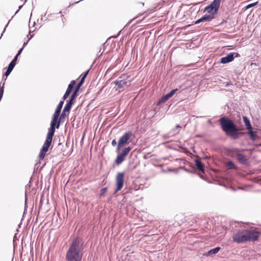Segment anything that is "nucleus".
Returning <instances> with one entry per match:
<instances>
[{
  "label": "nucleus",
  "mask_w": 261,
  "mask_h": 261,
  "mask_svg": "<svg viewBox=\"0 0 261 261\" xmlns=\"http://www.w3.org/2000/svg\"><path fill=\"white\" fill-rule=\"evenodd\" d=\"M84 249L82 239H73L66 254V261H81Z\"/></svg>",
  "instance_id": "obj_1"
},
{
  "label": "nucleus",
  "mask_w": 261,
  "mask_h": 261,
  "mask_svg": "<svg viewBox=\"0 0 261 261\" xmlns=\"http://www.w3.org/2000/svg\"><path fill=\"white\" fill-rule=\"evenodd\" d=\"M219 121L223 131L232 139H237L243 135V133L240 132L238 126L230 119L222 117Z\"/></svg>",
  "instance_id": "obj_2"
},
{
  "label": "nucleus",
  "mask_w": 261,
  "mask_h": 261,
  "mask_svg": "<svg viewBox=\"0 0 261 261\" xmlns=\"http://www.w3.org/2000/svg\"><path fill=\"white\" fill-rule=\"evenodd\" d=\"M55 130L56 129L55 126L51 125L50 126V128H49L47 134L46 140L40 152L39 156L40 160H43L45 157L46 153L48 151V148L51 144Z\"/></svg>",
  "instance_id": "obj_3"
},
{
  "label": "nucleus",
  "mask_w": 261,
  "mask_h": 261,
  "mask_svg": "<svg viewBox=\"0 0 261 261\" xmlns=\"http://www.w3.org/2000/svg\"><path fill=\"white\" fill-rule=\"evenodd\" d=\"M232 240L237 243L247 242L246 229H240L232 236Z\"/></svg>",
  "instance_id": "obj_4"
},
{
  "label": "nucleus",
  "mask_w": 261,
  "mask_h": 261,
  "mask_svg": "<svg viewBox=\"0 0 261 261\" xmlns=\"http://www.w3.org/2000/svg\"><path fill=\"white\" fill-rule=\"evenodd\" d=\"M260 233L257 229L248 230L246 229V236L247 242L252 241H255L258 240Z\"/></svg>",
  "instance_id": "obj_5"
},
{
  "label": "nucleus",
  "mask_w": 261,
  "mask_h": 261,
  "mask_svg": "<svg viewBox=\"0 0 261 261\" xmlns=\"http://www.w3.org/2000/svg\"><path fill=\"white\" fill-rule=\"evenodd\" d=\"M64 100H61L59 103L56 109V111L53 115V118L50 122V125L55 127V124L57 122V120H58L59 115H60L61 111L64 104Z\"/></svg>",
  "instance_id": "obj_6"
},
{
  "label": "nucleus",
  "mask_w": 261,
  "mask_h": 261,
  "mask_svg": "<svg viewBox=\"0 0 261 261\" xmlns=\"http://www.w3.org/2000/svg\"><path fill=\"white\" fill-rule=\"evenodd\" d=\"M131 149L132 148L129 146L125 147L123 151L117 155L115 160V163L118 165L121 164L124 160L126 155L130 152Z\"/></svg>",
  "instance_id": "obj_7"
},
{
  "label": "nucleus",
  "mask_w": 261,
  "mask_h": 261,
  "mask_svg": "<svg viewBox=\"0 0 261 261\" xmlns=\"http://www.w3.org/2000/svg\"><path fill=\"white\" fill-rule=\"evenodd\" d=\"M124 173L123 172H119L117 173L116 177L117 188L114 193H117L122 188L124 185Z\"/></svg>",
  "instance_id": "obj_8"
},
{
  "label": "nucleus",
  "mask_w": 261,
  "mask_h": 261,
  "mask_svg": "<svg viewBox=\"0 0 261 261\" xmlns=\"http://www.w3.org/2000/svg\"><path fill=\"white\" fill-rule=\"evenodd\" d=\"M131 82L129 80H117L115 81H113L111 84H114L116 86H117V89H122L125 86L128 87L130 85Z\"/></svg>",
  "instance_id": "obj_9"
},
{
  "label": "nucleus",
  "mask_w": 261,
  "mask_h": 261,
  "mask_svg": "<svg viewBox=\"0 0 261 261\" xmlns=\"http://www.w3.org/2000/svg\"><path fill=\"white\" fill-rule=\"evenodd\" d=\"M69 112L70 111L67 110V109L64 108L61 115H59L58 120H57V122L55 124V128H57V129H58L59 128L60 123L61 122H63L65 121V118L67 116L66 113H69Z\"/></svg>",
  "instance_id": "obj_10"
},
{
  "label": "nucleus",
  "mask_w": 261,
  "mask_h": 261,
  "mask_svg": "<svg viewBox=\"0 0 261 261\" xmlns=\"http://www.w3.org/2000/svg\"><path fill=\"white\" fill-rule=\"evenodd\" d=\"M132 132L131 131H128L126 133H125L122 137L120 138V139L118 141V142L120 144H121L123 146L127 144L128 143V140L130 138L131 136H132Z\"/></svg>",
  "instance_id": "obj_11"
},
{
  "label": "nucleus",
  "mask_w": 261,
  "mask_h": 261,
  "mask_svg": "<svg viewBox=\"0 0 261 261\" xmlns=\"http://www.w3.org/2000/svg\"><path fill=\"white\" fill-rule=\"evenodd\" d=\"M235 152L237 153V159L241 164L243 165H247L248 164V161L245 155L240 153V149H234Z\"/></svg>",
  "instance_id": "obj_12"
},
{
  "label": "nucleus",
  "mask_w": 261,
  "mask_h": 261,
  "mask_svg": "<svg viewBox=\"0 0 261 261\" xmlns=\"http://www.w3.org/2000/svg\"><path fill=\"white\" fill-rule=\"evenodd\" d=\"M178 90V89H174L170 91L169 93L163 96L158 101V105L163 103L167 101L169 98L171 97L175 92Z\"/></svg>",
  "instance_id": "obj_13"
},
{
  "label": "nucleus",
  "mask_w": 261,
  "mask_h": 261,
  "mask_svg": "<svg viewBox=\"0 0 261 261\" xmlns=\"http://www.w3.org/2000/svg\"><path fill=\"white\" fill-rule=\"evenodd\" d=\"M75 85V81L74 80H72L70 82V84L68 86V88H67L65 94L63 95V100H65V99H66L67 98V97L69 96V94L72 92V89H73Z\"/></svg>",
  "instance_id": "obj_14"
},
{
  "label": "nucleus",
  "mask_w": 261,
  "mask_h": 261,
  "mask_svg": "<svg viewBox=\"0 0 261 261\" xmlns=\"http://www.w3.org/2000/svg\"><path fill=\"white\" fill-rule=\"evenodd\" d=\"M233 60V55L230 53L226 56L221 58L220 63L222 64H226L232 61Z\"/></svg>",
  "instance_id": "obj_15"
},
{
  "label": "nucleus",
  "mask_w": 261,
  "mask_h": 261,
  "mask_svg": "<svg viewBox=\"0 0 261 261\" xmlns=\"http://www.w3.org/2000/svg\"><path fill=\"white\" fill-rule=\"evenodd\" d=\"M203 12H206L207 14L212 15L213 17L215 18V15L218 13V11L217 10H215L214 8H212L210 6L208 5L205 7Z\"/></svg>",
  "instance_id": "obj_16"
},
{
  "label": "nucleus",
  "mask_w": 261,
  "mask_h": 261,
  "mask_svg": "<svg viewBox=\"0 0 261 261\" xmlns=\"http://www.w3.org/2000/svg\"><path fill=\"white\" fill-rule=\"evenodd\" d=\"M221 0H214L211 4L208 5L212 8H214L215 10L218 11L220 6Z\"/></svg>",
  "instance_id": "obj_17"
},
{
  "label": "nucleus",
  "mask_w": 261,
  "mask_h": 261,
  "mask_svg": "<svg viewBox=\"0 0 261 261\" xmlns=\"http://www.w3.org/2000/svg\"><path fill=\"white\" fill-rule=\"evenodd\" d=\"M196 167L202 173L204 172V168L203 163L198 160L195 161Z\"/></svg>",
  "instance_id": "obj_18"
},
{
  "label": "nucleus",
  "mask_w": 261,
  "mask_h": 261,
  "mask_svg": "<svg viewBox=\"0 0 261 261\" xmlns=\"http://www.w3.org/2000/svg\"><path fill=\"white\" fill-rule=\"evenodd\" d=\"M214 18L212 15L208 14H206L201 17V20H202L203 22H209Z\"/></svg>",
  "instance_id": "obj_19"
},
{
  "label": "nucleus",
  "mask_w": 261,
  "mask_h": 261,
  "mask_svg": "<svg viewBox=\"0 0 261 261\" xmlns=\"http://www.w3.org/2000/svg\"><path fill=\"white\" fill-rule=\"evenodd\" d=\"M248 131V134L252 141H255L256 139V133L253 131L252 127H250L247 129Z\"/></svg>",
  "instance_id": "obj_20"
},
{
  "label": "nucleus",
  "mask_w": 261,
  "mask_h": 261,
  "mask_svg": "<svg viewBox=\"0 0 261 261\" xmlns=\"http://www.w3.org/2000/svg\"><path fill=\"white\" fill-rule=\"evenodd\" d=\"M89 72V70H88L87 71H86V72H85L84 73H83L82 74L81 79L80 81V82L77 83V84H79V85L82 86V85L84 83L85 79H86L87 75L88 74Z\"/></svg>",
  "instance_id": "obj_21"
},
{
  "label": "nucleus",
  "mask_w": 261,
  "mask_h": 261,
  "mask_svg": "<svg viewBox=\"0 0 261 261\" xmlns=\"http://www.w3.org/2000/svg\"><path fill=\"white\" fill-rule=\"evenodd\" d=\"M225 165L229 169H237V167L236 166V165L234 164V163L232 161H229L225 163Z\"/></svg>",
  "instance_id": "obj_22"
},
{
  "label": "nucleus",
  "mask_w": 261,
  "mask_h": 261,
  "mask_svg": "<svg viewBox=\"0 0 261 261\" xmlns=\"http://www.w3.org/2000/svg\"><path fill=\"white\" fill-rule=\"evenodd\" d=\"M243 121L244 122V124L246 127L247 129L252 127L251 124L250 123L249 119L246 116H243Z\"/></svg>",
  "instance_id": "obj_23"
},
{
  "label": "nucleus",
  "mask_w": 261,
  "mask_h": 261,
  "mask_svg": "<svg viewBox=\"0 0 261 261\" xmlns=\"http://www.w3.org/2000/svg\"><path fill=\"white\" fill-rule=\"evenodd\" d=\"M74 101L73 100H71L70 99H69L67 102L66 103L64 107L65 108L67 109V110L70 111L71 108L72 107V105L73 104Z\"/></svg>",
  "instance_id": "obj_24"
},
{
  "label": "nucleus",
  "mask_w": 261,
  "mask_h": 261,
  "mask_svg": "<svg viewBox=\"0 0 261 261\" xmlns=\"http://www.w3.org/2000/svg\"><path fill=\"white\" fill-rule=\"evenodd\" d=\"M221 248L220 247H217L215 248L211 249L207 252V255H211L213 254H215L218 252V251L220 250Z\"/></svg>",
  "instance_id": "obj_25"
},
{
  "label": "nucleus",
  "mask_w": 261,
  "mask_h": 261,
  "mask_svg": "<svg viewBox=\"0 0 261 261\" xmlns=\"http://www.w3.org/2000/svg\"><path fill=\"white\" fill-rule=\"evenodd\" d=\"M234 149H239L238 148H231L229 149V151H228V154H229V155L231 157H235V156H237V153H236L234 151V150H233Z\"/></svg>",
  "instance_id": "obj_26"
},
{
  "label": "nucleus",
  "mask_w": 261,
  "mask_h": 261,
  "mask_svg": "<svg viewBox=\"0 0 261 261\" xmlns=\"http://www.w3.org/2000/svg\"><path fill=\"white\" fill-rule=\"evenodd\" d=\"M178 131L176 133H174V134H171L172 133V132H170L169 133H168V134H164L163 135V138L165 139H169L171 136L172 135H175L176 134H177L178 133Z\"/></svg>",
  "instance_id": "obj_27"
},
{
  "label": "nucleus",
  "mask_w": 261,
  "mask_h": 261,
  "mask_svg": "<svg viewBox=\"0 0 261 261\" xmlns=\"http://www.w3.org/2000/svg\"><path fill=\"white\" fill-rule=\"evenodd\" d=\"M77 93H78L76 92V90H74L69 99L74 101L78 95Z\"/></svg>",
  "instance_id": "obj_28"
},
{
  "label": "nucleus",
  "mask_w": 261,
  "mask_h": 261,
  "mask_svg": "<svg viewBox=\"0 0 261 261\" xmlns=\"http://www.w3.org/2000/svg\"><path fill=\"white\" fill-rule=\"evenodd\" d=\"M15 65H16V64L14 63L13 62H11L9 63V64L7 67V69H9L11 71H12Z\"/></svg>",
  "instance_id": "obj_29"
},
{
  "label": "nucleus",
  "mask_w": 261,
  "mask_h": 261,
  "mask_svg": "<svg viewBox=\"0 0 261 261\" xmlns=\"http://www.w3.org/2000/svg\"><path fill=\"white\" fill-rule=\"evenodd\" d=\"M107 190H108V188L107 187L102 188L100 191V196H103L104 195V194L107 191Z\"/></svg>",
  "instance_id": "obj_30"
},
{
  "label": "nucleus",
  "mask_w": 261,
  "mask_h": 261,
  "mask_svg": "<svg viewBox=\"0 0 261 261\" xmlns=\"http://www.w3.org/2000/svg\"><path fill=\"white\" fill-rule=\"evenodd\" d=\"M257 3H258V2H256L255 3L249 4L248 5H247L245 8L246 9H249L250 8L253 7V6H255L256 5H257Z\"/></svg>",
  "instance_id": "obj_31"
},
{
  "label": "nucleus",
  "mask_w": 261,
  "mask_h": 261,
  "mask_svg": "<svg viewBox=\"0 0 261 261\" xmlns=\"http://www.w3.org/2000/svg\"><path fill=\"white\" fill-rule=\"evenodd\" d=\"M230 54H232V55H233V60H234V59L235 58H238V57H240V55L238 53L233 52V53H230Z\"/></svg>",
  "instance_id": "obj_32"
},
{
  "label": "nucleus",
  "mask_w": 261,
  "mask_h": 261,
  "mask_svg": "<svg viewBox=\"0 0 261 261\" xmlns=\"http://www.w3.org/2000/svg\"><path fill=\"white\" fill-rule=\"evenodd\" d=\"M123 146H124L123 145H122L121 144H120L119 142H118V145H117V148H116L117 152H118L120 150V149L121 148V147H122Z\"/></svg>",
  "instance_id": "obj_33"
},
{
  "label": "nucleus",
  "mask_w": 261,
  "mask_h": 261,
  "mask_svg": "<svg viewBox=\"0 0 261 261\" xmlns=\"http://www.w3.org/2000/svg\"><path fill=\"white\" fill-rule=\"evenodd\" d=\"M11 71H12L10 70L9 69H7V70L6 71V72L4 73V75L6 76H8L11 73Z\"/></svg>",
  "instance_id": "obj_34"
},
{
  "label": "nucleus",
  "mask_w": 261,
  "mask_h": 261,
  "mask_svg": "<svg viewBox=\"0 0 261 261\" xmlns=\"http://www.w3.org/2000/svg\"><path fill=\"white\" fill-rule=\"evenodd\" d=\"M18 56H19L16 55L14 57L13 59L11 62H13L15 64H16V62L17 61V58Z\"/></svg>",
  "instance_id": "obj_35"
},
{
  "label": "nucleus",
  "mask_w": 261,
  "mask_h": 261,
  "mask_svg": "<svg viewBox=\"0 0 261 261\" xmlns=\"http://www.w3.org/2000/svg\"><path fill=\"white\" fill-rule=\"evenodd\" d=\"M180 168L181 169H182L183 170H184L185 171L188 172V173H192V171H191L190 170H189L188 169H187L186 168H185V167H183V166H180Z\"/></svg>",
  "instance_id": "obj_36"
},
{
  "label": "nucleus",
  "mask_w": 261,
  "mask_h": 261,
  "mask_svg": "<svg viewBox=\"0 0 261 261\" xmlns=\"http://www.w3.org/2000/svg\"><path fill=\"white\" fill-rule=\"evenodd\" d=\"M10 20H9V21H8V22L7 23V24H6V25L5 26V28H4V31H3V32H2V34H1V37H0V39L1 38V37H2V36L3 35V34L4 33L5 31H6V28H7V27L8 26V24H9V22H10Z\"/></svg>",
  "instance_id": "obj_37"
},
{
  "label": "nucleus",
  "mask_w": 261,
  "mask_h": 261,
  "mask_svg": "<svg viewBox=\"0 0 261 261\" xmlns=\"http://www.w3.org/2000/svg\"><path fill=\"white\" fill-rule=\"evenodd\" d=\"M33 37V35L31 36V37L29 38V40L27 42H24L23 43V44L22 46H23V47L28 44L29 41Z\"/></svg>",
  "instance_id": "obj_38"
},
{
  "label": "nucleus",
  "mask_w": 261,
  "mask_h": 261,
  "mask_svg": "<svg viewBox=\"0 0 261 261\" xmlns=\"http://www.w3.org/2000/svg\"><path fill=\"white\" fill-rule=\"evenodd\" d=\"M23 49V46H22L20 49H19V50L18 51L16 55L17 56H19L21 54V52L22 51Z\"/></svg>",
  "instance_id": "obj_39"
},
{
  "label": "nucleus",
  "mask_w": 261,
  "mask_h": 261,
  "mask_svg": "<svg viewBox=\"0 0 261 261\" xmlns=\"http://www.w3.org/2000/svg\"><path fill=\"white\" fill-rule=\"evenodd\" d=\"M200 22H203L202 20H201V17L200 18L198 19V20H197L195 22V24H198V23H199Z\"/></svg>",
  "instance_id": "obj_40"
},
{
  "label": "nucleus",
  "mask_w": 261,
  "mask_h": 261,
  "mask_svg": "<svg viewBox=\"0 0 261 261\" xmlns=\"http://www.w3.org/2000/svg\"><path fill=\"white\" fill-rule=\"evenodd\" d=\"M81 87V86L79 85V84H77V85H76L74 90H76V92L78 93V91H79V89H80Z\"/></svg>",
  "instance_id": "obj_41"
},
{
  "label": "nucleus",
  "mask_w": 261,
  "mask_h": 261,
  "mask_svg": "<svg viewBox=\"0 0 261 261\" xmlns=\"http://www.w3.org/2000/svg\"><path fill=\"white\" fill-rule=\"evenodd\" d=\"M117 145V142L116 141L115 139H114L112 141V145L113 146H115Z\"/></svg>",
  "instance_id": "obj_42"
},
{
  "label": "nucleus",
  "mask_w": 261,
  "mask_h": 261,
  "mask_svg": "<svg viewBox=\"0 0 261 261\" xmlns=\"http://www.w3.org/2000/svg\"><path fill=\"white\" fill-rule=\"evenodd\" d=\"M49 16H50V15H49V14L47 15L46 13H45V15H44V17H45V20H47V19L48 18V17H49Z\"/></svg>",
  "instance_id": "obj_43"
},
{
  "label": "nucleus",
  "mask_w": 261,
  "mask_h": 261,
  "mask_svg": "<svg viewBox=\"0 0 261 261\" xmlns=\"http://www.w3.org/2000/svg\"><path fill=\"white\" fill-rule=\"evenodd\" d=\"M181 126L179 125H177L174 129H173L172 132L174 131L177 128H180Z\"/></svg>",
  "instance_id": "obj_44"
},
{
  "label": "nucleus",
  "mask_w": 261,
  "mask_h": 261,
  "mask_svg": "<svg viewBox=\"0 0 261 261\" xmlns=\"http://www.w3.org/2000/svg\"><path fill=\"white\" fill-rule=\"evenodd\" d=\"M22 6H23V5H21V6H19V7H18V9L16 11V12H15V14H16V13H17L19 11V10H20V9H21V8L22 7Z\"/></svg>",
  "instance_id": "obj_45"
},
{
  "label": "nucleus",
  "mask_w": 261,
  "mask_h": 261,
  "mask_svg": "<svg viewBox=\"0 0 261 261\" xmlns=\"http://www.w3.org/2000/svg\"><path fill=\"white\" fill-rule=\"evenodd\" d=\"M231 85H232V84L231 83L227 82L225 84V86L228 87Z\"/></svg>",
  "instance_id": "obj_46"
},
{
  "label": "nucleus",
  "mask_w": 261,
  "mask_h": 261,
  "mask_svg": "<svg viewBox=\"0 0 261 261\" xmlns=\"http://www.w3.org/2000/svg\"><path fill=\"white\" fill-rule=\"evenodd\" d=\"M137 18V17H135V18H134V19H136V18ZM133 20H134V19H132V20H129V22H128V24H129V23H131V22L133 21Z\"/></svg>",
  "instance_id": "obj_47"
},
{
  "label": "nucleus",
  "mask_w": 261,
  "mask_h": 261,
  "mask_svg": "<svg viewBox=\"0 0 261 261\" xmlns=\"http://www.w3.org/2000/svg\"><path fill=\"white\" fill-rule=\"evenodd\" d=\"M120 31L118 33V35L117 36H113L114 38H117L118 37V36L120 34Z\"/></svg>",
  "instance_id": "obj_48"
},
{
  "label": "nucleus",
  "mask_w": 261,
  "mask_h": 261,
  "mask_svg": "<svg viewBox=\"0 0 261 261\" xmlns=\"http://www.w3.org/2000/svg\"><path fill=\"white\" fill-rule=\"evenodd\" d=\"M80 1H78V2H75V4H77V3H79Z\"/></svg>",
  "instance_id": "obj_49"
},
{
  "label": "nucleus",
  "mask_w": 261,
  "mask_h": 261,
  "mask_svg": "<svg viewBox=\"0 0 261 261\" xmlns=\"http://www.w3.org/2000/svg\"><path fill=\"white\" fill-rule=\"evenodd\" d=\"M25 201L27 200V194H25Z\"/></svg>",
  "instance_id": "obj_50"
},
{
  "label": "nucleus",
  "mask_w": 261,
  "mask_h": 261,
  "mask_svg": "<svg viewBox=\"0 0 261 261\" xmlns=\"http://www.w3.org/2000/svg\"><path fill=\"white\" fill-rule=\"evenodd\" d=\"M105 43H103V44H102V46H103V47H105Z\"/></svg>",
  "instance_id": "obj_51"
},
{
  "label": "nucleus",
  "mask_w": 261,
  "mask_h": 261,
  "mask_svg": "<svg viewBox=\"0 0 261 261\" xmlns=\"http://www.w3.org/2000/svg\"><path fill=\"white\" fill-rule=\"evenodd\" d=\"M41 20H43V18L42 17L41 18Z\"/></svg>",
  "instance_id": "obj_52"
},
{
  "label": "nucleus",
  "mask_w": 261,
  "mask_h": 261,
  "mask_svg": "<svg viewBox=\"0 0 261 261\" xmlns=\"http://www.w3.org/2000/svg\"><path fill=\"white\" fill-rule=\"evenodd\" d=\"M169 171H172V170H171V169H169Z\"/></svg>",
  "instance_id": "obj_53"
},
{
  "label": "nucleus",
  "mask_w": 261,
  "mask_h": 261,
  "mask_svg": "<svg viewBox=\"0 0 261 261\" xmlns=\"http://www.w3.org/2000/svg\"><path fill=\"white\" fill-rule=\"evenodd\" d=\"M103 53V51L102 53H101V54L100 55V56H101Z\"/></svg>",
  "instance_id": "obj_54"
}]
</instances>
